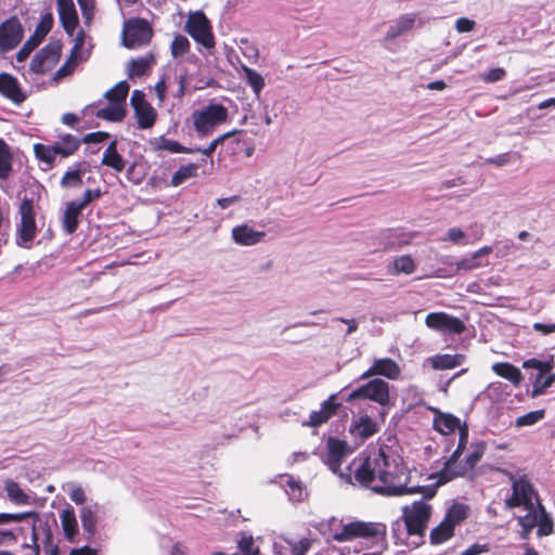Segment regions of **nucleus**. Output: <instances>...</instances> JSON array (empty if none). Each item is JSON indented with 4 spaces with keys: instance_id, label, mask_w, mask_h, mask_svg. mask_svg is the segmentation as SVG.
Returning a JSON list of instances; mask_svg holds the SVG:
<instances>
[{
    "instance_id": "nucleus-1",
    "label": "nucleus",
    "mask_w": 555,
    "mask_h": 555,
    "mask_svg": "<svg viewBox=\"0 0 555 555\" xmlns=\"http://www.w3.org/2000/svg\"><path fill=\"white\" fill-rule=\"evenodd\" d=\"M353 478L361 487L389 496L405 495L408 487L401 482L405 474L402 459L388 446L369 450L352 462Z\"/></svg>"
},
{
    "instance_id": "nucleus-2",
    "label": "nucleus",
    "mask_w": 555,
    "mask_h": 555,
    "mask_svg": "<svg viewBox=\"0 0 555 555\" xmlns=\"http://www.w3.org/2000/svg\"><path fill=\"white\" fill-rule=\"evenodd\" d=\"M81 145V140L72 133L59 135V141L53 144L36 143L34 153L38 160L52 168L57 156L68 158L75 155Z\"/></svg>"
},
{
    "instance_id": "nucleus-3",
    "label": "nucleus",
    "mask_w": 555,
    "mask_h": 555,
    "mask_svg": "<svg viewBox=\"0 0 555 555\" xmlns=\"http://www.w3.org/2000/svg\"><path fill=\"white\" fill-rule=\"evenodd\" d=\"M503 474L512 485V495L505 500V507L515 508L524 506L525 509L533 507L532 498L535 496L538 501L539 496L528 475L525 473L520 474V472L514 474L508 470H503Z\"/></svg>"
},
{
    "instance_id": "nucleus-4",
    "label": "nucleus",
    "mask_w": 555,
    "mask_h": 555,
    "mask_svg": "<svg viewBox=\"0 0 555 555\" xmlns=\"http://www.w3.org/2000/svg\"><path fill=\"white\" fill-rule=\"evenodd\" d=\"M18 214L21 220L16 228V244L20 247L29 248L38 232L34 194L22 198Z\"/></svg>"
},
{
    "instance_id": "nucleus-5",
    "label": "nucleus",
    "mask_w": 555,
    "mask_h": 555,
    "mask_svg": "<svg viewBox=\"0 0 555 555\" xmlns=\"http://www.w3.org/2000/svg\"><path fill=\"white\" fill-rule=\"evenodd\" d=\"M433 514L431 505L424 500L414 501L411 505L402 507V520L409 537L425 535L428 522Z\"/></svg>"
},
{
    "instance_id": "nucleus-6",
    "label": "nucleus",
    "mask_w": 555,
    "mask_h": 555,
    "mask_svg": "<svg viewBox=\"0 0 555 555\" xmlns=\"http://www.w3.org/2000/svg\"><path fill=\"white\" fill-rule=\"evenodd\" d=\"M228 108L220 103H211L192 113L194 129L199 137L210 135L215 128L227 121Z\"/></svg>"
},
{
    "instance_id": "nucleus-7",
    "label": "nucleus",
    "mask_w": 555,
    "mask_h": 555,
    "mask_svg": "<svg viewBox=\"0 0 555 555\" xmlns=\"http://www.w3.org/2000/svg\"><path fill=\"white\" fill-rule=\"evenodd\" d=\"M379 535H386V526L384 524L354 520L343 525L340 531H336L333 534V540L336 542H346L356 539L370 540Z\"/></svg>"
},
{
    "instance_id": "nucleus-8",
    "label": "nucleus",
    "mask_w": 555,
    "mask_h": 555,
    "mask_svg": "<svg viewBox=\"0 0 555 555\" xmlns=\"http://www.w3.org/2000/svg\"><path fill=\"white\" fill-rule=\"evenodd\" d=\"M185 31L205 49H214L216 46L212 26L203 11H196L189 15L185 23Z\"/></svg>"
},
{
    "instance_id": "nucleus-9",
    "label": "nucleus",
    "mask_w": 555,
    "mask_h": 555,
    "mask_svg": "<svg viewBox=\"0 0 555 555\" xmlns=\"http://www.w3.org/2000/svg\"><path fill=\"white\" fill-rule=\"evenodd\" d=\"M153 37L151 24L144 18H132L125 24L122 43L128 49H135L150 43Z\"/></svg>"
},
{
    "instance_id": "nucleus-10",
    "label": "nucleus",
    "mask_w": 555,
    "mask_h": 555,
    "mask_svg": "<svg viewBox=\"0 0 555 555\" xmlns=\"http://www.w3.org/2000/svg\"><path fill=\"white\" fill-rule=\"evenodd\" d=\"M425 324L430 330L440 332L444 335H460L466 330V325L461 319L450 315L443 311L428 313L425 318Z\"/></svg>"
},
{
    "instance_id": "nucleus-11",
    "label": "nucleus",
    "mask_w": 555,
    "mask_h": 555,
    "mask_svg": "<svg viewBox=\"0 0 555 555\" xmlns=\"http://www.w3.org/2000/svg\"><path fill=\"white\" fill-rule=\"evenodd\" d=\"M460 437L456 449L444 463L443 468L438 474V482L446 483L459 476H464V470H454L453 465L459 461L468 443V427L466 424L459 428Z\"/></svg>"
},
{
    "instance_id": "nucleus-12",
    "label": "nucleus",
    "mask_w": 555,
    "mask_h": 555,
    "mask_svg": "<svg viewBox=\"0 0 555 555\" xmlns=\"http://www.w3.org/2000/svg\"><path fill=\"white\" fill-rule=\"evenodd\" d=\"M130 104L134 111L139 129H150L154 126L157 112L145 100V94L141 90H134L130 98Z\"/></svg>"
},
{
    "instance_id": "nucleus-13",
    "label": "nucleus",
    "mask_w": 555,
    "mask_h": 555,
    "mask_svg": "<svg viewBox=\"0 0 555 555\" xmlns=\"http://www.w3.org/2000/svg\"><path fill=\"white\" fill-rule=\"evenodd\" d=\"M357 398L369 399L380 405H386L389 402V385L384 379L374 378L353 390L349 396V399Z\"/></svg>"
},
{
    "instance_id": "nucleus-14",
    "label": "nucleus",
    "mask_w": 555,
    "mask_h": 555,
    "mask_svg": "<svg viewBox=\"0 0 555 555\" xmlns=\"http://www.w3.org/2000/svg\"><path fill=\"white\" fill-rule=\"evenodd\" d=\"M24 29L16 16L0 24V50L2 52L15 49L23 39Z\"/></svg>"
},
{
    "instance_id": "nucleus-15",
    "label": "nucleus",
    "mask_w": 555,
    "mask_h": 555,
    "mask_svg": "<svg viewBox=\"0 0 555 555\" xmlns=\"http://www.w3.org/2000/svg\"><path fill=\"white\" fill-rule=\"evenodd\" d=\"M53 26V16L46 14L37 25L35 33L28 38L16 54L17 62L25 61L30 53L41 43Z\"/></svg>"
},
{
    "instance_id": "nucleus-16",
    "label": "nucleus",
    "mask_w": 555,
    "mask_h": 555,
    "mask_svg": "<svg viewBox=\"0 0 555 555\" xmlns=\"http://www.w3.org/2000/svg\"><path fill=\"white\" fill-rule=\"evenodd\" d=\"M349 453V446L346 441L330 437L326 441V453L324 463L333 473H338L343 459Z\"/></svg>"
},
{
    "instance_id": "nucleus-17",
    "label": "nucleus",
    "mask_w": 555,
    "mask_h": 555,
    "mask_svg": "<svg viewBox=\"0 0 555 555\" xmlns=\"http://www.w3.org/2000/svg\"><path fill=\"white\" fill-rule=\"evenodd\" d=\"M414 234L403 229H383L378 233V240L384 250H393L410 245Z\"/></svg>"
},
{
    "instance_id": "nucleus-18",
    "label": "nucleus",
    "mask_w": 555,
    "mask_h": 555,
    "mask_svg": "<svg viewBox=\"0 0 555 555\" xmlns=\"http://www.w3.org/2000/svg\"><path fill=\"white\" fill-rule=\"evenodd\" d=\"M0 94L15 105H21L27 99L16 77L9 73H0Z\"/></svg>"
},
{
    "instance_id": "nucleus-19",
    "label": "nucleus",
    "mask_w": 555,
    "mask_h": 555,
    "mask_svg": "<svg viewBox=\"0 0 555 555\" xmlns=\"http://www.w3.org/2000/svg\"><path fill=\"white\" fill-rule=\"evenodd\" d=\"M375 375L384 376L390 380H397L401 375V367L390 358L376 359L371 367L361 375V378L364 379Z\"/></svg>"
},
{
    "instance_id": "nucleus-20",
    "label": "nucleus",
    "mask_w": 555,
    "mask_h": 555,
    "mask_svg": "<svg viewBox=\"0 0 555 555\" xmlns=\"http://www.w3.org/2000/svg\"><path fill=\"white\" fill-rule=\"evenodd\" d=\"M56 5L62 27L72 36L79 24L75 3L73 0H56Z\"/></svg>"
},
{
    "instance_id": "nucleus-21",
    "label": "nucleus",
    "mask_w": 555,
    "mask_h": 555,
    "mask_svg": "<svg viewBox=\"0 0 555 555\" xmlns=\"http://www.w3.org/2000/svg\"><path fill=\"white\" fill-rule=\"evenodd\" d=\"M339 403L336 402V395H332L322 402L319 411H312L309 415L307 424L311 427H318L326 423L332 416H334L339 408Z\"/></svg>"
},
{
    "instance_id": "nucleus-22",
    "label": "nucleus",
    "mask_w": 555,
    "mask_h": 555,
    "mask_svg": "<svg viewBox=\"0 0 555 555\" xmlns=\"http://www.w3.org/2000/svg\"><path fill=\"white\" fill-rule=\"evenodd\" d=\"M266 233L262 231H256L247 224H242L233 228L232 237L238 245L250 246L259 243Z\"/></svg>"
},
{
    "instance_id": "nucleus-23",
    "label": "nucleus",
    "mask_w": 555,
    "mask_h": 555,
    "mask_svg": "<svg viewBox=\"0 0 555 555\" xmlns=\"http://www.w3.org/2000/svg\"><path fill=\"white\" fill-rule=\"evenodd\" d=\"M60 520L65 539L74 543L78 535V522L74 508L68 505L60 514Z\"/></svg>"
},
{
    "instance_id": "nucleus-24",
    "label": "nucleus",
    "mask_w": 555,
    "mask_h": 555,
    "mask_svg": "<svg viewBox=\"0 0 555 555\" xmlns=\"http://www.w3.org/2000/svg\"><path fill=\"white\" fill-rule=\"evenodd\" d=\"M98 504L94 505H85L79 511V517L81 520V526L87 534V539L91 540L96 533V525H98Z\"/></svg>"
},
{
    "instance_id": "nucleus-25",
    "label": "nucleus",
    "mask_w": 555,
    "mask_h": 555,
    "mask_svg": "<svg viewBox=\"0 0 555 555\" xmlns=\"http://www.w3.org/2000/svg\"><path fill=\"white\" fill-rule=\"evenodd\" d=\"M82 208L77 204L76 201H72L66 204L62 225L67 234H73L77 231L79 224V217L82 214Z\"/></svg>"
},
{
    "instance_id": "nucleus-26",
    "label": "nucleus",
    "mask_w": 555,
    "mask_h": 555,
    "mask_svg": "<svg viewBox=\"0 0 555 555\" xmlns=\"http://www.w3.org/2000/svg\"><path fill=\"white\" fill-rule=\"evenodd\" d=\"M155 64V56L153 53H146L143 56L132 59L128 64V77L139 78L146 75L151 67Z\"/></svg>"
},
{
    "instance_id": "nucleus-27",
    "label": "nucleus",
    "mask_w": 555,
    "mask_h": 555,
    "mask_svg": "<svg viewBox=\"0 0 555 555\" xmlns=\"http://www.w3.org/2000/svg\"><path fill=\"white\" fill-rule=\"evenodd\" d=\"M436 415L434 417V429L441 435H450L456 428L461 427L460 418L452 415L435 410Z\"/></svg>"
},
{
    "instance_id": "nucleus-28",
    "label": "nucleus",
    "mask_w": 555,
    "mask_h": 555,
    "mask_svg": "<svg viewBox=\"0 0 555 555\" xmlns=\"http://www.w3.org/2000/svg\"><path fill=\"white\" fill-rule=\"evenodd\" d=\"M101 164L114 169L116 172H122L126 167L124 157L117 151V141H112L105 149Z\"/></svg>"
},
{
    "instance_id": "nucleus-29",
    "label": "nucleus",
    "mask_w": 555,
    "mask_h": 555,
    "mask_svg": "<svg viewBox=\"0 0 555 555\" xmlns=\"http://www.w3.org/2000/svg\"><path fill=\"white\" fill-rule=\"evenodd\" d=\"M82 48V39H77L69 56L67 57L66 62L56 70L54 75V80L59 81L60 79L69 76L74 73L76 66L79 63V53Z\"/></svg>"
},
{
    "instance_id": "nucleus-30",
    "label": "nucleus",
    "mask_w": 555,
    "mask_h": 555,
    "mask_svg": "<svg viewBox=\"0 0 555 555\" xmlns=\"http://www.w3.org/2000/svg\"><path fill=\"white\" fill-rule=\"evenodd\" d=\"M492 371L498 376L507 379L514 386H519L524 379L520 370L509 362H496L492 365Z\"/></svg>"
},
{
    "instance_id": "nucleus-31",
    "label": "nucleus",
    "mask_w": 555,
    "mask_h": 555,
    "mask_svg": "<svg viewBox=\"0 0 555 555\" xmlns=\"http://www.w3.org/2000/svg\"><path fill=\"white\" fill-rule=\"evenodd\" d=\"M415 14H403L391 25L386 34V40H393L397 37L406 34L415 26Z\"/></svg>"
},
{
    "instance_id": "nucleus-32",
    "label": "nucleus",
    "mask_w": 555,
    "mask_h": 555,
    "mask_svg": "<svg viewBox=\"0 0 555 555\" xmlns=\"http://www.w3.org/2000/svg\"><path fill=\"white\" fill-rule=\"evenodd\" d=\"M468 514L469 507L466 504L454 503L447 509L443 520L455 530V527L462 524Z\"/></svg>"
},
{
    "instance_id": "nucleus-33",
    "label": "nucleus",
    "mask_w": 555,
    "mask_h": 555,
    "mask_svg": "<svg viewBox=\"0 0 555 555\" xmlns=\"http://www.w3.org/2000/svg\"><path fill=\"white\" fill-rule=\"evenodd\" d=\"M43 534L42 548L46 555H60V547L53 541V534L48 521H39L37 525V538L39 534Z\"/></svg>"
},
{
    "instance_id": "nucleus-34",
    "label": "nucleus",
    "mask_w": 555,
    "mask_h": 555,
    "mask_svg": "<svg viewBox=\"0 0 555 555\" xmlns=\"http://www.w3.org/2000/svg\"><path fill=\"white\" fill-rule=\"evenodd\" d=\"M13 155L9 144L0 138V180H8L12 175Z\"/></svg>"
},
{
    "instance_id": "nucleus-35",
    "label": "nucleus",
    "mask_w": 555,
    "mask_h": 555,
    "mask_svg": "<svg viewBox=\"0 0 555 555\" xmlns=\"http://www.w3.org/2000/svg\"><path fill=\"white\" fill-rule=\"evenodd\" d=\"M486 449L487 446L483 441L473 443L472 451L466 456L464 465L460 466L456 470H464L465 475L468 470L474 469L475 466L481 461Z\"/></svg>"
},
{
    "instance_id": "nucleus-36",
    "label": "nucleus",
    "mask_w": 555,
    "mask_h": 555,
    "mask_svg": "<svg viewBox=\"0 0 555 555\" xmlns=\"http://www.w3.org/2000/svg\"><path fill=\"white\" fill-rule=\"evenodd\" d=\"M36 518L37 514L35 512L0 513V526L9 524H23L22 526H27V524H36Z\"/></svg>"
},
{
    "instance_id": "nucleus-37",
    "label": "nucleus",
    "mask_w": 555,
    "mask_h": 555,
    "mask_svg": "<svg viewBox=\"0 0 555 555\" xmlns=\"http://www.w3.org/2000/svg\"><path fill=\"white\" fill-rule=\"evenodd\" d=\"M453 535L454 529L442 519L438 526L431 529L429 541L433 545H439L449 541Z\"/></svg>"
},
{
    "instance_id": "nucleus-38",
    "label": "nucleus",
    "mask_w": 555,
    "mask_h": 555,
    "mask_svg": "<svg viewBox=\"0 0 555 555\" xmlns=\"http://www.w3.org/2000/svg\"><path fill=\"white\" fill-rule=\"evenodd\" d=\"M129 93V85L127 81H119L104 94L111 104H120L126 107V99Z\"/></svg>"
},
{
    "instance_id": "nucleus-39",
    "label": "nucleus",
    "mask_w": 555,
    "mask_h": 555,
    "mask_svg": "<svg viewBox=\"0 0 555 555\" xmlns=\"http://www.w3.org/2000/svg\"><path fill=\"white\" fill-rule=\"evenodd\" d=\"M151 145L156 151H168L170 153H192L193 151L184 147L179 142L165 138L164 135L151 141Z\"/></svg>"
},
{
    "instance_id": "nucleus-40",
    "label": "nucleus",
    "mask_w": 555,
    "mask_h": 555,
    "mask_svg": "<svg viewBox=\"0 0 555 555\" xmlns=\"http://www.w3.org/2000/svg\"><path fill=\"white\" fill-rule=\"evenodd\" d=\"M241 68L247 85L253 89L256 96H259L266 86L263 77L247 65L243 64Z\"/></svg>"
},
{
    "instance_id": "nucleus-41",
    "label": "nucleus",
    "mask_w": 555,
    "mask_h": 555,
    "mask_svg": "<svg viewBox=\"0 0 555 555\" xmlns=\"http://www.w3.org/2000/svg\"><path fill=\"white\" fill-rule=\"evenodd\" d=\"M4 490L8 494V498L15 504H28L29 496L24 492V490L20 487V485L12 480L8 479L4 481Z\"/></svg>"
},
{
    "instance_id": "nucleus-42",
    "label": "nucleus",
    "mask_w": 555,
    "mask_h": 555,
    "mask_svg": "<svg viewBox=\"0 0 555 555\" xmlns=\"http://www.w3.org/2000/svg\"><path fill=\"white\" fill-rule=\"evenodd\" d=\"M96 117L108 121H121L126 117V107L120 104H111L96 112Z\"/></svg>"
},
{
    "instance_id": "nucleus-43",
    "label": "nucleus",
    "mask_w": 555,
    "mask_h": 555,
    "mask_svg": "<svg viewBox=\"0 0 555 555\" xmlns=\"http://www.w3.org/2000/svg\"><path fill=\"white\" fill-rule=\"evenodd\" d=\"M537 527H538L537 533L539 537L550 535L554 531L553 520L550 517V515L547 514L545 507L543 506V504L541 502H539V514H538Z\"/></svg>"
},
{
    "instance_id": "nucleus-44",
    "label": "nucleus",
    "mask_w": 555,
    "mask_h": 555,
    "mask_svg": "<svg viewBox=\"0 0 555 555\" xmlns=\"http://www.w3.org/2000/svg\"><path fill=\"white\" fill-rule=\"evenodd\" d=\"M196 175L197 166L195 164L180 166L171 177V185L178 186L184 183L188 179L196 177Z\"/></svg>"
},
{
    "instance_id": "nucleus-45",
    "label": "nucleus",
    "mask_w": 555,
    "mask_h": 555,
    "mask_svg": "<svg viewBox=\"0 0 555 555\" xmlns=\"http://www.w3.org/2000/svg\"><path fill=\"white\" fill-rule=\"evenodd\" d=\"M356 428L362 439H367L378 431L377 423L367 415L359 418Z\"/></svg>"
},
{
    "instance_id": "nucleus-46",
    "label": "nucleus",
    "mask_w": 555,
    "mask_h": 555,
    "mask_svg": "<svg viewBox=\"0 0 555 555\" xmlns=\"http://www.w3.org/2000/svg\"><path fill=\"white\" fill-rule=\"evenodd\" d=\"M555 365L554 357L551 356L548 360L541 361L535 358L528 359L524 361V369H534L539 371L538 375L544 376V374L550 373Z\"/></svg>"
},
{
    "instance_id": "nucleus-47",
    "label": "nucleus",
    "mask_w": 555,
    "mask_h": 555,
    "mask_svg": "<svg viewBox=\"0 0 555 555\" xmlns=\"http://www.w3.org/2000/svg\"><path fill=\"white\" fill-rule=\"evenodd\" d=\"M460 354H442L434 360V367L438 370H450L461 365Z\"/></svg>"
},
{
    "instance_id": "nucleus-48",
    "label": "nucleus",
    "mask_w": 555,
    "mask_h": 555,
    "mask_svg": "<svg viewBox=\"0 0 555 555\" xmlns=\"http://www.w3.org/2000/svg\"><path fill=\"white\" fill-rule=\"evenodd\" d=\"M555 383V372L546 376L545 378L538 375L532 385L531 397L535 398L544 395L546 389Z\"/></svg>"
},
{
    "instance_id": "nucleus-49",
    "label": "nucleus",
    "mask_w": 555,
    "mask_h": 555,
    "mask_svg": "<svg viewBox=\"0 0 555 555\" xmlns=\"http://www.w3.org/2000/svg\"><path fill=\"white\" fill-rule=\"evenodd\" d=\"M83 170L80 168L67 170L62 177L60 184L62 188H77L82 184Z\"/></svg>"
},
{
    "instance_id": "nucleus-50",
    "label": "nucleus",
    "mask_w": 555,
    "mask_h": 555,
    "mask_svg": "<svg viewBox=\"0 0 555 555\" xmlns=\"http://www.w3.org/2000/svg\"><path fill=\"white\" fill-rule=\"evenodd\" d=\"M171 55L179 57L186 54L190 51V41L183 35H176L171 42Z\"/></svg>"
},
{
    "instance_id": "nucleus-51",
    "label": "nucleus",
    "mask_w": 555,
    "mask_h": 555,
    "mask_svg": "<svg viewBox=\"0 0 555 555\" xmlns=\"http://www.w3.org/2000/svg\"><path fill=\"white\" fill-rule=\"evenodd\" d=\"M393 267L397 273L411 274L415 271L416 266L413 258L410 255H403L397 257L393 260Z\"/></svg>"
},
{
    "instance_id": "nucleus-52",
    "label": "nucleus",
    "mask_w": 555,
    "mask_h": 555,
    "mask_svg": "<svg viewBox=\"0 0 555 555\" xmlns=\"http://www.w3.org/2000/svg\"><path fill=\"white\" fill-rule=\"evenodd\" d=\"M47 50H40L31 60L30 64H29V68L33 73L35 74H46L48 73L49 70L52 69V67L50 66V64H48V62L44 60V57L42 56L43 53H46Z\"/></svg>"
},
{
    "instance_id": "nucleus-53",
    "label": "nucleus",
    "mask_w": 555,
    "mask_h": 555,
    "mask_svg": "<svg viewBox=\"0 0 555 555\" xmlns=\"http://www.w3.org/2000/svg\"><path fill=\"white\" fill-rule=\"evenodd\" d=\"M544 414H545L544 410H537V411L529 412L522 416H519L516 420V426H518V427L531 426V425L538 423L539 421H541L544 417Z\"/></svg>"
},
{
    "instance_id": "nucleus-54",
    "label": "nucleus",
    "mask_w": 555,
    "mask_h": 555,
    "mask_svg": "<svg viewBox=\"0 0 555 555\" xmlns=\"http://www.w3.org/2000/svg\"><path fill=\"white\" fill-rule=\"evenodd\" d=\"M41 50H47L46 53L42 54L44 60L50 64V66L53 68V66L57 63L60 55H61V46L59 43H49Z\"/></svg>"
},
{
    "instance_id": "nucleus-55",
    "label": "nucleus",
    "mask_w": 555,
    "mask_h": 555,
    "mask_svg": "<svg viewBox=\"0 0 555 555\" xmlns=\"http://www.w3.org/2000/svg\"><path fill=\"white\" fill-rule=\"evenodd\" d=\"M540 500H538V503ZM527 514L524 516L517 517V522L519 526H527L534 528L538 522V514H539V504L537 505V508L533 506L530 509H526Z\"/></svg>"
},
{
    "instance_id": "nucleus-56",
    "label": "nucleus",
    "mask_w": 555,
    "mask_h": 555,
    "mask_svg": "<svg viewBox=\"0 0 555 555\" xmlns=\"http://www.w3.org/2000/svg\"><path fill=\"white\" fill-rule=\"evenodd\" d=\"M236 132H237L236 130L225 132V133L217 137L216 139H214L206 149H203V150L197 149L196 151L201 152L206 157H210L219 144H222L227 139H229Z\"/></svg>"
},
{
    "instance_id": "nucleus-57",
    "label": "nucleus",
    "mask_w": 555,
    "mask_h": 555,
    "mask_svg": "<svg viewBox=\"0 0 555 555\" xmlns=\"http://www.w3.org/2000/svg\"><path fill=\"white\" fill-rule=\"evenodd\" d=\"M86 24H89L95 13V0H77Z\"/></svg>"
},
{
    "instance_id": "nucleus-58",
    "label": "nucleus",
    "mask_w": 555,
    "mask_h": 555,
    "mask_svg": "<svg viewBox=\"0 0 555 555\" xmlns=\"http://www.w3.org/2000/svg\"><path fill=\"white\" fill-rule=\"evenodd\" d=\"M286 492L289 498L294 501H300L302 499V487L301 482L295 480L293 477H288L286 481Z\"/></svg>"
},
{
    "instance_id": "nucleus-59",
    "label": "nucleus",
    "mask_w": 555,
    "mask_h": 555,
    "mask_svg": "<svg viewBox=\"0 0 555 555\" xmlns=\"http://www.w3.org/2000/svg\"><path fill=\"white\" fill-rule=\"evenodd\" d=\"M237 547L243 553L242 555L253 554L255 551H259L258 547H254V539L251 535L243 534L237 542Z\"/></svg>"
},
{
    "instance_id": "nucleus-60",
    "label": "nucleus",
    "mask_w": 555,
    "mask_h": 555,
    "mask_svg": "<svg viewBox=\"0 0 555 555\" xmlns=\"http://www.w3.org/2000/svg\"><path fill=\"white\" fill-rule=\"evenodd\" d=\"M102 196V191L100 189L94 190H86L82 194V198L77 202V204L85 209L89 204H91L93 201L99 199Z\"/></svg>"
},
{
    "instance_id": "nucleus-61",
    "label": "nucleus",
    "mask_w": 555,
    "mask_h": 555,
    "mask_svg": "<svg viewBox=\"0 0 555 555\" xmlns=\"http://www.w3.org/2000/svg\"><path fill=\"white\" fill-rule=\"evenodd\" d=\"M478 259L479 258L476 256V254L473 253L469 257L463 258L457 263V268L468 271L483 266Z\"/></svg>"
},
{
    "instance_id": "nucleus-62",
    "label": "nucleus",
    "mask_w": 555,
    "mask_h": 555,
    "mask_svg": "<svg viewBox=\"0 0 555 555\" xmlns=\"http://www.w3.org/2000/svg\"><path fill=\"white\" fill-rule=\"evenodd\" d=\"M109 138V133L105 131H96L87 133L81 140V143H102Z\"/></svg>"
},
{
    "instance_id": "nucleus-63",
    "label": "nucleus",
    "mask_w": 555,
    "mask_h": 555,
    "mask_svg": "<svg viewBox=\"0 0 555 555\" xmlns=\"http://www.w3.org/2000/svg\"><path fill=\"white\" fill-rule=\"evenodd\" d=\"M506 76V70L502 67H495L490 69L487 74L482 76L483 81L487 82H496L502 80Z\"/></svg>"
},
{
    "instance_id": "nucleus-64",
    "label": "nucleus",
    "mask_w": 555,
    "mask_h": 555,
    "mask_svg": "<svg viewBox=\"0 0 555 555\" xmlns=\"http://www.w3.org/2000/svg\"><path fill=\"white\" fill-rule=\"evenodd\" d=\"M68 496L74 503L79 505H82L87 500L85 490L80 486H74L68 492Z\"/></svg>"
}]
</instances>
